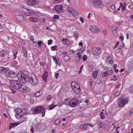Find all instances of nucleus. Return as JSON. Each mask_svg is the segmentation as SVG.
<instances>
[{"label":"nucleus","mask_w":133,"mask_h":133,"mask_svg":"<svg viewBox=\"0 0 133 133\" xmlns=\"http://www.w3.org/2000/svg\"><path fill=\"white\" fill-rule=\"evenodd\" d=\"M29 101L30 103L31 104H33L34 102V100L32 98H30Z\"/></svg>","instance_id":"obj_48"},{"label":"nucleus","mask_w":133,"mask_h":133,"mask_svg":"<svg viewBox=\"0 0 133 133\" xmlns=\"http://www.w3.org/2000/svg\"><path fill=\"white\" fill-rule=\"evenodd\" d=\"M30 130L32 133H34V130L33 127H32L31 128Z\"/></svg>","instance_id":"obj_64"},{"label":"nucleus","mask_w":133,"mask_h":133,"mask_svg":"<svg viewBox=\"0 0 133 133\" xmlns=\"http://www.w3.org/2000/svg\"><path fill=\"white\" fill-rule=\"evenodd\" d=\"M102 49L99 47H94L93 48L92 52L93 54L96 56L99 55L102 53Z\"/></svg>","instance_id":"obj_8"},{"label":"nucleus","mask_w":133,"mask_h":133,"mask_svg":"<svg viewBox=\"0 0 133 133\" xmlns=\"http://www.w3.org/2000/svg\"><path fill=\"white\" fill-rule=\"evenodd\" d=\"M20 91L23 92L28 93L30 91V89L28 87L25 85H23L22 86Z\"/></svg>","instance_id":"obj_13"},{"label":"nucleus","mask_w":133,"mask_h":133,"mask_svg":"<svg viewBox=\"0 0 133 133\" xmlns=\"http://www.w3.org/2000/svg\"><path fill=\"white\" fill-rule=\"evenodd\" d=\"M41 112L42 116L44 117L45 115V109L41 106L37 107L34 110V113L35 114L39 113Z\"/></svg>","instance_id":"obj_5"},{"label":"nucleus","mask_w":133,"mask_h":133,"mask_svg":"<svg viewBox=\"0 0 133 133\" xmlns=\"http://www.w3.org/2000/svg\"><path fill=\"white\" fill-rule=\"evenodd\" d=\"M113 62V61L111 58L110 57H107L105 60V63L108 64H111Z\"/></svg>","instance_id":"obj_22"},{"label":"nucleus","mask_w":133,"mask_h":133,"mask_svg":"<svg viewBox=\"0 0 133 133\" xmlns=\"http://www.w3.org/2000/svg\"><path fill=\"white\" fill-rule=\"evenodd\" d=\"M55 9L56 11L59 13H61L63 12L64 11L63 7L61 5L56 6L55 7Z\"/></svg>","instance_id":"obj_12"},{"label":"nucleus","mask_w":133,"mask_h":133,"mask_svg":"<svg viewBox=\"0 0 133 133\" xmlns=\"http://www.w3.org/2000/svg\"><path fill=\"white\" fill-rule=\"evenodd\" d=\"M87 59V56L86 55H84L83 57V61H86Z\"/></svg>","instance_id":"obj_46"},{"label":"nucleus","mask_w":133,"mask_h":133,"mask_svg":"<svg viewBox=\"0 0 133 133\" xmlns=\"http://www.w3.org/2000/svg\"><path fill=\"white\" fill-rule=\"evenodd\" d=\"M127 66L128 69H133V60L129 61L128 63Z\"/></svg>","instance_id":"obj_18"},{"label":"nucleus","mask_w":133,"mask_h":133,"mask_svg":"<svg viewBox=\"0 0 133 133\" xmlns=\"http://www.w3.org/2000/svg\"><path fill=\"white\" fill-rule=\"evenodd\" d=\"M39 3V0H28L27 2L28 5L30 6L37 5Z\"/></svg>","instance_id":"obj_14"},{"label":"nucleus","mask_w":133,"mask_h":133,"mask_svg":"<svg viewBox=\"0 0 133 133\" xmlns=\"http://www.w3.org/2000/svg\"><path fill=\"white\" fill-rule=\"evenodd\" d=\"M122 6H123V7L121 10L122 11H123L125 10V5H123Z\"/></svg>","instance_id":"obj_63"},{"label":"nucleus","mask_w":133,"mask_h":133,"mask_svg":"<svg viewBox=\"0 0 133 133\" xmlns=\"http://www.w3.org/2000/svg\"><path fill=\"white\" fill-rule=\"evenodd\" d=\"M129 92L130 93L133 92V85L130 86L128 89Z\"/></svg>","instance_id":"obj_35"},{"label":"nucleus","mask_w":133,"mask_h":133,"mask_svg":"<svg viewBox=\"0 0 133 133\" xmlns=\"http://www.w3.org/2000/svg\"><path fill=\"white\" fill-rule=\"evenodd\" d=\"M23 18V17L22 15H18L16 16V20L18 22H22L24 21Z\"/></svg>","instance_id":"obj_19"},{"label":"nucleus","mask_w":133,"mask_h":133,"mask_svg":"<svg viewBox=\"0 0 133 133\" xmlns=\"http://www.w3.org/2000/svg\"><path fill=\"white\" fill-rule=\"evenodd\" d=\"M67 40V38H63V39H61V40L63 42H65Z\"/></svg>","instance_id":"obj_56"},{"label":"nucleus","mask_w":133,"mask_h":133,"mask_svg":"<svg viewBox=\"0 0 133 133\" xmlns=\"http://www.w3.org/2000/svg\"><path fill=\"white\" fill-rule=\"evenodd\" d=\"M87 125L91 127H93L94 126V125H93L91 123H88Z\"/></svg>","instance_id":"obj_54"},{"label":"nucleus","mask_w":133,"mask_h":133,"mask_svg":"<svg viewBox=\"0 0 133 133\" xmlns=\"http://www.w3.org/2000/svg\"><path fill=\"white\" fill-rule=\"evenodd\" d=\"M89 29L92 32L95 33H97L99 31V29L97 27L91 26Z\"/></svg>","instance_id":"obj_15"},{"label":"nucleus","mask_w":133,"mask_h":133,"mask_svg":"<svg viewBox=\"0 0 133 133\" xmlns=\"http://www.w3.org/2000/svg\"><path fill=\"white\" fill-rule=\"evenodd\" d=\"M12 52L14 56L13 59H15L17 58V55L18 53V51L14 49L12 50Z\"/></svg>","instance_id":"obj_26"},{"label":"nucleus","mask_w":133,"mask_h":133,"mask_svg":"<svg viewBox=\"0 0 133 133\" xmlns=\"http://www.w3.org/2000/svg\"><path fill=\"white\" fill-rule=\"evenodd\" d=\"M97 124L98 126V128H100L102 127L101 125L102 123L99 121H98L97 122Z\"/></svg>","instance_id":"obj_37"},{"label":"nucleus","mask_w":133,"mask_h":133,"mask_svg":"<svg viewBox=\"0 0 133 133\" xmlns=\"http://www.w3.org/2000/svg\"><path fill=\"white\" fill-rule=\"evenodd\" d=\"M52 40L51 39H50L48 41V45H50L52 44Z\"/></svg>","instance_id":"obj_51"},{"label":"nucleus","mask_w":133,"mask_h":133,"mask_svg":"<svg viewBox=\"0 0 133 133\" xmlns=\"http://www.w3.org/2000/svg\"><path fill=\"white\" fill-rule=\"evenodd\" d=\"M114 67L115 69V72H116V64H115L114 65Z\"/></svg>","instance_id":"obj_60"},{"label":"nucleus","mask_w":133,"mask_h":133,"mask_svg":"<svg viewBox=\"0 0 133 133\" xmlns=\"http://www.w3.org/2000/svg\"><path fill=\"white\" fill-rule=\"evenodd\" d=\"M59 75V74L58 73H57L55 74V75L54 76L56 78V79H57L58 78Z\"/></svg>","instance_id":"obj_49"},{"label":"nucleus","mask_w":133,"mask_h":133,"mask_svg":"<svg viewBox=\"0 0 133 133\" xmlns=\"http://www.w3.org/2000/svg\"><path fill=\"white\" fill-rule=\"evenodd\" d=\"M5 73L7 76L11 78H14L16 75L15 72H13L12 71L9 70L8 69L6 70Z\"/></svg>","instance_id":"obj_11"},{"label":"nucleus","mask_w":133,"mask_h":133,"mask_svg":"<svg viewBox=\"0 0 133 133\" xmlns=\"http://www.w3.org/2000/svg\"><path fill=\"white\" fill-rule=\"evenodd\" d=\"M61 121V118H58L55 121V124L57 125H58L60 123Z\"/></svg>","instance_id":"obj_34"},{"label":"nucleus","mask_w":133,"mask_h":133,"mask_svg":"<svg viewBox=\"0 0 133 133\" xmlns=\"http://www.w3.org/2000/svg\"><path fill=\"white\" fill-rule=\"evenodd\" d=\"M74 9L71 7L68 6L67 7V10L70 13H72Z\"/></svg>","instance_id":"obj_32"},{"label":"nucleus","mask_w":133,"mask_h":133,"mask_svg":"<svg viewBox=\"0 0 133 133\" xmlns=\"http://www.w3.org/2000/svg\"><path fill=\"white\" fill-rule=\"evenodd\" d=\"M103 32L104 35H106L107 34V32L106 30L104 29L103 31Z\"/></svg>","instance_id":"obj_57"},{"label":"nucleus","mask_w":133,"mask_h":133,"mask_svg":"<svg viewBox=\"0 0 133 133\" xmlns=\"http://www.w3.org/2000/svg\"><path fill=\"white\" fill-rule=\"evenodd\" d=\"M53 1H54V2H57V3H60L62 0H52Z\"/></svg>","instance_id":"obj_52"},{"label":"nucleus","mask_w":133,"mask_h":133,"mask_svg":"<svg viewBox=\"0 0 133 133\" xmlns=\"http://www.w3.org/2000/svg\"><path fill=\"white\" fill-rule=\"evenodd\" d=\"M70 41H67L65 43V44L67 45H69L70 44Z\"/></svg>","instance_id":"obj_55"},{"label":"nucleus","mask_w":133,"mask_h":133,"mask_svg":"<svg viewBox=\"0 0 133 133\" xmlns=\"http://www.w3.org/2000/svg\"><path fill=\"white\" fill-rule=\"evenodd\" d=\"M112 71L110 70L108 71H105L102 74V76L104 77H106L112 73Z\"/></svg>","instance_id":"obj_17"},{"label":"nucleus","mask_w":133,"mask_h":133,"mask_svg":"<svg viewBox=\"0 0 133 133\" xmlns=\"http://www.w3.org/2000/svg\"><path fill=\"white\" fill-rule=\"evenodd\" d=\"M56 64L59 66L61 65V62L59 61H58L57 60L55 62Z\"/></svg>","instance_id":"obj_42"},{"label":"nucleus","mask_w":133,"mask_h":133,"mask_svg":"<svg viewBox=\"0 0 133 133\" xmlns=\"http://www.w3.org/2000/svg\"><path fill=\"white\" fill-rule=\"evenodd\" d=\"M83 101L84 102V103H88L89 101L87 99H85V100H84Z\"/></svg>","instance_id":"obj_61"},{"label":"nucleus","mask_w":133,"mask_h":133,"mask_svg":"<svg viewBox=\"0 0 133 133\" xmlns=\"http://www.w3.org/2000/svg\"><path fill=\"white\" fill-rule=\"evenodd\" d=\"M82 56L81 55H79V56H77L75 58V60L77 61H79L81 59Z\"/></svg>","instance_id":"obj_38"},{"label":"nucleus","mask_w":133,"mask_h":133,"mask_svg":"<svg viewBox=\"0 0 133 133\" xmlns=\"http://www.w3.org/2000/svg\"><path fill=\"white\" fill-rule=\"evenodd\" d=\"M93 81H91L89 82V84L91 87H92L93 86Z\"/></svg>","instance_id":"obj_58"},{"label":"nucleus","mask_w":133,"mask_h":133,"mask_svg":"<svg viewBox=\"0 0 133 133\" xmlns=\"http://www.w3.org/2000/svg\"><path fill=\"white\" fill-rule=\"evenodd\" d=\"M52 58L53 59L54 62H55L57 60L56 57H55L52 56Z\"/></svg>","instance_id":"obj_53"},{"label":"nucleus","mask_w":133,"mask_h":133,"mask_svg":"<svg viewBox=\"0 0 133 133\" xmlns=\"http://www.w3.org/2000/svg\"><path fill=\"white\" fill-rule=\"evenodd\" d=\"M10 84L13 87L16 89H20L22 86L20 81L17 80L11 79L10 81Z\"/></svg>","instance_id":"obj_3"},{"label":"nucleus","mask_w":133,"mask_h":133,"mask_svg":"<svg viewBox=\"0 0 133 133\" xmlns=\"http://www.w3.org/2000/svg\"><path fill=\"white\" fill-rule=\"evenodd\" d=\"M48 72L46 71H45L42 76L43 79L45 81H46L48 77Z\"/></svg>","instance_id":"obj_24"},{"label":"nucleus","mask_w":133,"mask_h":133,"mask_svg":"<svg viewBox=\"0 0 133 133\" xmlns=\"http://www.w3.org/2000/svg\"><path fill=\"white\" fill-rule=\"evenodd\" d=\"M52 98V96L51 95H49L47 97V99L49 100L51 99Z\"/></svg>","instance_id":"obj_47"},{"label":"nucleus","mask_w":133,"mask_h":133,"mask_svg":"<svg viewBox=\"0 0 133 133\" xmlns=\"http://www.w3.org/2000/svg\"><path fill=\"white\" fill-rule=\"evenodd\" d=\"M102 68L104 70H105L106 71L108 70V68L106 66H103Z\"/></svg>","instance_id":"obj_50"},{"label":"nucleus","mask_w":133,"mask_h":133,"mask_svg":"<svg viewBox=\"0 0 133 133\" xmlns=\"http://www.w3.org/2000/svg\"><path fill=\"white\" fill-rule=\"evenodd\" d=\"M128 101L126 97H121L118 100V107H121L124 106L128 103Z\"/></svg>","instance_id":"obj_4"},{"label":"nucleus","mask_w":133,"mask_h":133,"mask_svg":"<svg viewBox=\"0 0 133 133\" xmlns=\"http://www.w3.org/2000/svg\"><path fill=\"white\" fill-rule=\"evenodd\" d=\"M50 48L51 50L52 51H55L57 50V45L51 46Z\"/></svg>","instance_id":"obj_30"},{"label":"nucleus","mask_w":133,"mask_h":133,"mask_svg":"<svg viewBox=\"0 0 133 133\" xmlns=\"http://www.w3.org/2000/svg\"><path fill=\"white\" fill-rule=\"evenodd\" d=\"M117 96L120 94V92L122 89V87L121 85V84H119L118 85H117Z\"/></svg>","instance_id":"obj_16"},{"label":"nucleus","mask_w":133,"mask_h":133,"mask_svg":"<svg viewBox=\"0 0 133 133\" xmlns=\"http://www.w3.org/2000/svg\"><path fill=\"white\" fill-rule=\"evenodd\" d=\"M41 94V91L40 90H39L35 93V96L36 97H39Z\"/></svg>","instance_id":"obj_31"},{"label":"nucleus","mask_w":133,"mask_h":133,"mask_svg":"<svg viewBox=\"0 0 133 133\" xmlns=\"http://www.w3.org/2000/svg\"><path fill=\"white\" fill-rule=\"evenodd\" d=\"M98 73V70H96L93 72L92 74V76L94 79H96L97 78Z\"/></svg>","instance_id":"obj_23"},{"label":"nucleus","mask_w":133,"mask_h":133,"mask_svg":"<svg viewBox=\"0 0 133 133\" xmlns=\"http://www.w3.org/2000/svg\"><path fill=\"white\" fill-rule=\"evenodd\" d=\"M25 14L28 16H31L33 14L31 13H30L29 12H26Z\"/></svg>","instance_id":"obj_45"},{"label":"nucleus","mask_w":133,"mask_h":133,"mask_svg":"<svg viewBox=\"0 0 133 133\" xmlns=\"http://www.w3.org/2000/svg\"><path fill=\"white\" fill-rule=\"evenodd\" d=\"M17 76L18 79L20 80H24V82H28L29 77L27 75L25 74L22 71H19L17 74Z\"/></svg>","instance_id":"obj_2"},{"label":"nucleus","mask_w":133,"mask_h":133,"mask_svg":"<svg viewBox=\"0 0 133 133\" xmlns=\"http://www.w3.org/2000/svg\"><path fill=\"white\" fill-rule=\"evenodd\" d=\"M73 35L74 37L75 38H77L79 37V34L76 31H75L74 32Z\"/></svg>","instance_id":"obj_36"},{"label":"nucleus","mask_w":133,"mask_h":133,"mask_svg":"<svg viewBox=\"0 0 133 133\" xmlns=\"http://www.w3.org/2000/svg\"><path fill=\"white\" fill-rule=\"evenodd\" d=\"M110 10L111 12H114V13L115 14L116 13L115 7L114 5H113L111 6H110Z\"/></svg>","instance_id":"obj_25"},{"label":"nucleus","mask_w":133,"mask_h":133,"mask_svg":"<svg viewBox=\"0 0 133 133\" xmlns=\"http://www.w3.org/2000/svg\"><path fill=\"white\" fill-rule=\"evenodd\" d=\"M43 43V42L41 41H39L37 42V43L39 47H41V44Z\"/></svg>","instance_id":"obj_40"},{"label":"nucleus","mask_w":133,"mask_h":133,"mask_svg":"<svg viewBox=\"0 0 133 133\" xmlns=\"http://www.w3.org/2000/svg\"><path fill=\"white\" fill-rule=\"evenodd\" d=\"M7 70H8V68L2 66H0V73L4 74Z\"/></svg>","instance_id":"obj_21"},{"label":"nucleus","mask_w":133,"mask_h":133,"mask_svg":"<svg viewBox=\"0 0 133 133\" xmlns=\"http://www.w3.org/2000/svg\"><path fill=\"white\" fill-rule=\"evenodd\" d=\"M13 124V123H11L9 126V128L10 129H11L15 127V125H14Z\"/></svg>","instance_id":"obj_41"},{"label":"nucleus","mask_w":133,"mask_h":133,"mask_svg":"<svg viewBox=\"0 0 133 133\" xmlns=\"http://www.w3.org/2000/svg\"><path fill=\"white\" fill-rule=\"evenodd\" d=\"M71 87L75 93L78 94L81 91L80 87L76 82H72L71 83Z\"/></svg>","instance_id":"obj_6"},{"label":"nucleus","mask_w":133,"mask_h":133,"mask_svg":"<svg viewBox=\"0 0 133 133\" xmlns=\"http://www.w3.org/2000/svg\"><path fill=\"white\" fill-rule=\"evenodd\" d=\"M29 20L33 22H36L38 21V18L36 17H30L29 18Z\"/></svg>","instance_id":"obj_20"},{"label":"nucleus","mask_w":133,"mask_h":133,"mask_svg":"<svg viewBox=\"0 0 133 133\" xmlns=\"http://www.w3.org/2000/svg\"><path fill=\"white\" fill-rule=\"evenodd\" d=\"M84 50V49H82V50H81V49H79V52L80 53H81L82 52H83Z\"/></svg>","instance_id":"obj_59"},{"label":"nucleus","mask_w":133,"mask_h":133,"mask_svg":"<svg viewBox=\"0 0 133 133\" xmlns=\"http://www.w3.org/2000/svg\"><path fill=\"white\" fill-rule=\"evenodd\" d=\"M28 11L31 12H33V13H35V14H37V13L38 12H37V11L35 12L34 11L35 10H33L32 9H30V10L29 9L28 10Z\"/></svg>","instance_id":"obj_43"},{"label":"nucleus","mask_w":133,"mask_h":133,"mask_svg":"<svg viewBox=\"0 0 133 133\" xmlns=\"http://www.w3.org/2000/svg\"><path fill=\"white\" fill-rule=\"evenodd\" d=\"M59 16L57 15H55L53 17V18L55 19H58L59 18Z\"/></svg>","instance_id":"obj_44"},{"label":"nucleus","mask_w":133,"mask_h":133,"mask_svg":"<svg viewBox=\"0 0 133 133\" xmlns=\"http://www.w3.org/2000/svg\"><path fill=\"white\" fill-rule=\"evenodd\" d=\"M78 102V99L73 98L70 100L69 104L71 107H74L77 104Z\"/></svg>","instance_id":"obj_10"},{"label":"nucleus","mask_w":133,"mask_h":133,"mask_svg":"<svg viewBox=\"0 0 133 133\" xmlns=\"http://www.w3.org/2000/svg\"><path fill=\"white\" fill-rule=\"evenodd\" d=\"M92 6L94 7L98 8L103 6V4L99 0H94L92 3Z\"/></svg>","instance_id":"obj_9"},{"label":"nucleus","mask_w":133,"mask_h":133,"mask_svg":"<svg viewBox=\"0 0 133 133\" xmlns=\"http://www.w3.org/2000/svg\"><path fill=\"white\" fill-rule=\"evenodd\" d=\"M15 112L16 118L17 119H22L21 123L26 121L27 117L24 116L25 115L22 109L20 108H17L15 110Z\"/></svg>","instance_id":"obj_1"},{"label":"nucleus","mask_w":133,"mask_h":133,"mask_svg":"<svg viewBox=\"0 0 133 133\" xmlns=\"http://www.w3.org/2000/svg\"><path fill=\"white\" fill-rule=\"evenodd\" d=\"M112 31L114 36H116V26H113L112 29Z\"/></svg>","instance_id":"obj_28"},{"label":"nucleus","mask_w":133,"mask_h":133,"mask_svg":"<svg viewBox=\"0 0 133 133\" xmlns=\"http://www.w3.org/2000/svg\"><path fill=\"white\" fill-rule=\"evenodd\" d=\"M71 13L73 15L75 16H77L78 15L77 13L74 9L73 10L72 12V13Z\"/></svg>","instance_id":"obj_39"},{"label":"nucleus","mask_w":133,"mask_h":133,"mask_svg":"<svg viewBox=\"0 0 133 133\" xmlns=\"http://www.w3.org/2000/svg\"><path fill=\"white\" fill-rule=\"evenodd\" d=\"M6 54V51L4 50H3L0 52V55L2 57L5 56Z\"/></svg>","instance_id":"obj_29"},{"label":"nucleus","mask_w":133,"mask_h":133,"mask_svg":"<svg viewBox=\"0 0 133 133\" xmlns=\"http://www.w3.org/2000/svg\"><path fill=\"white\" fill-rule=\"evenodd\" d=\"M80 21H81V22L82 23H84V19L83 18H82L80 17Z\"/></svg>","instance_id":"obj_62"},{"label":"nucleus","mask_w":133,"mask_h":133,"mask_svg":"<svg viewBox=\"0 0 133 133\" xmlns=\"http://www.w3.org/2000/svg\"><path fill=\"white\" fill-rule=\"evenodd\" d=\"M87 127V125L86 124H84L80 125V127L81 129H86Z\"/></svg>","instance_id":"obj_33"},{"label":"nucleus","mask_w":133,"mask_h":133,"mask_svg":"<svg viewBox=\"0 0 133 133\" xmlns=\"http://www.w3.org/2000/svg\"><path fill=\"white\" fill-rule=\"evenodd\" d=\"M70 57L67 55H65L63 58L65 62H68L70 60Z\"/></svg>","instance_id":"obj_27"},{"label":"nucleus","mask_w":133,"mask_h":133,"mask_svg":"<svg viewBox=\"0 0 133 133\" xmlns=\"http://www.w3.org/2000/svg\"><path fill=\"white\" fill-rule=\"evenodd\" d=\"M30 83L32 85L34 86L37 85L39 81L38 79L36 78L34 75L29 77V81Z\"/></svg>","instance_id":"obj_7"}]
</instances>
